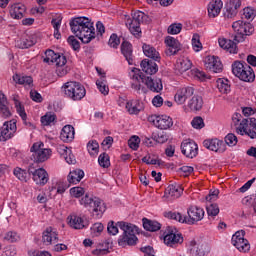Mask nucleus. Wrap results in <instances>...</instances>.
Here are the masks:
<instances>
[{
  "label": "nucleus",
  "mask_w": 256,
  "mask_h": 256,
  "mask_svg": "<svg viewBox=\"0 0 256 256\" xmlns=\"http://www.w3.org/2000/svg\"><path fill=\"white\" fill-rule=\"evenodd\" d=\"M119 229L123 231V234L118 239V245L120 247L137 245V233L139 231L137 226L123 221L117 222L116 225L113 221L108 223L107 231L109 235H117Z\"/></svg>",
  "instance_id": "f257e3e1"
},
{
  "label": "nucleus",
  "mask_w": 256,
  "mask_h": 256,
  "mask_svg": "<svg viewBox=\"0 0 256 256\" xmlns=\"http://www.w3.org/2000/svg\"><path fill=\"white\" fill-rule=\"evenodd\" d=\"M71 31L82 41V43H91L97 36L93 22L87 17H76L70 21Z\"/></svg>",
  "instance_id": "f03ea898"
},
{
  "label": "nucleus",
  "mask_w": 256,
  "mask_h": 256,
  "mask_svg": "<svg viewBox=\"0 0 256 256\" xmlns=\"http://www.w3.org/2000/svg\"><path fill=\"white\" fill-rule=\"evenodd\" d=\"M143 83L146 85L143 86ZM131 88L141 95V93H147V89L152 91V93H161L163 91V82L159 78H152L150 76H145L143 73H135L132 75Z\"/></svg>",
  "instance_id": "7ed1b4c3"
},
{
  "label": "nucleus",
  "mask_w": 256,
  "mask_h": 256,
  "mask_svg": "<svg viewBox=\"0 0 256 256\" xmlns=\"http://www.w3.org/2000/svg\"><path fill=\"white\" fill-rule=\"evenodd\" d=\"M80 205L86 209H91L96 219H101L103 213L107 211L105 203L100 198L93 196V194L86 193L80 200Z\"/></svg>",
  "instance_id": "20e7f679"
},
{
  "label": "nucleus",
  "mask_w": 256,
  "mask_h": 256,
  "mask_svg": "<svg viewBox=\"0 0 256 256\" xmlns=\"http://www.w3.org/2000/svg\"><path fill=\"white\" fill-rule=\"evenodd\" d=\"M62 91L64 93V97L71 99V101H81V99L87 95L85 86L75 81L66 82L62 86Z\"/></svg>",
  "instance_id": "39448f33"
},
{
  "label": "nucleus",
  "mask_w": 256,
  "mask_h": 256,
  "mask_svg": "<svg viewBox=\"0 0 256 256\" xmlns=\"http://www.w3.org/2000/svg\"><path fill=\"white\" fill-rule=\"evenodd\" d=\"M232 73L235 77H238L240 81H245L246 83H253V81H255L253 68L245 62L235 61L232 64Z\"/></svg>",
  "instance_id": "423d86ee"
},
{
  "label": "nucleus",
  "mask_w": 256,
  "mask_h": 256,
  "mask_svg": "<svg viewBox=\"0 0 256 256\" xmlns=\"http://www.w3.org/2000/svg\"><path fill=\"white\" fill-rule=\"evenodd\" d=\"M232 29L235 31L234 41L235 43H243L245 37L252 35L255 28L251 23L243 22V20L235 21L232 24Z\"/></svg>",
  "instance_id": "0eeeda50"
},
{
  "label": "nucleus",
  "mask_w": 256,
  "mask_h": 256,
  "mask_svg": "<svg viewBox=\"0 0 256 256\" xmlns=\"http://www.w3.org/2000/svg\"><path fill=\"white\" fill-rule=\"evenodd\" d=\"M32 157L36 163H45L51 157V149L45 148L43 142H36L30 148Z\"/></svg>",
  "instance_id": "6e6552de"
},
{
  "label": "nucleus",
  "mask_w": 256,
  "mask_h": 256,
  "mask_svg": "<svg viewBox=\"0 0 256 256\" xmlns=\"http://www.w3.org/2000/svg\"><path fill=\"white\" fill-rule=\"evenodd\" d=\"M145 19H147V15L141 11H137L132 14V20L126 23L130 33L134 35V37H141V23H143Z\"/></svg>",
  "instance_id": "1a4fd4ad"
},
{
  "label": "nucleus",
  "mask_w": 256,
  "mask_h": 256,
  "mask_svg": "<svg viewBox=\"0 0 256 256\" xmlns=\"http://www.w3.org/2000/svg\"><path fill=\"white\" fill-rule=\"evenodd\" d=\"M164 243L167 247H177L183 243V235L177 233V229L168 226L164 232Z\"/></svg>",
  "instance_id": "9d476101"
},
{
  "label": "nucleus",
  "mask_w": 256,
  "mask_h": 256,
  "mask_svg": "<svg viewBox=\"0 0 256 256\" xmlns=\"http://www.w3.org/2000/svg\"><path fill=\"white\" fill-rule=\"evenodd\" d=\"M15 133H17V120L12 119L4 122L2 127H0V142L13 139V137H15Z\"/></svg>",
  "instance_id": "9b49d317"
},
{
  "label": "nucleus",
  "mask_w": 256,
  "mask_h": 256,
  "mask_svg": "<svg viewBox=\"0 0 256 256\" xmlns=\"http://www.w3.org/2000/svg\"><path fill=\"white\" fill-rule=\"evenodd\" d=\"M232 245L240 251V253H247L251 249L249 240L245 239V230L237 231L232 236Z\"/></svg>",
  "instance_id": "f8f14e48"
},
{
  "label": "nucleus",
  "mask_w": 256,
  "mask_h": 256,
  "mask_svg": "<svg viewBox=\"0 0 256 256\" xmlns=\"http://www.w3.org/2000/svg\"><path fill=\"white\" fill-rule=\"evenodd\" d=\"M148 121L161 130L173 127V119L167 115H151L148 117Z\"/></svg>",
  "instance_id": "ddd939ff"
},
{
  "label": "nucleus",
  "mask_w": 256,
  "mask_h": 256,
  "mask_svg": "<svg viewBox=\"0 0 256 256\" xmlns=\"http://www.w3.org/2000/svg\"><path fill=\"white\" fill-rule=\"evenodd\" d=\"M46 57L43 59L44 63H55L56 67H65L67 65V57L63 54L55 53L53 50L45 52Z\"/></svg>",
  "instance_id": "4468645a"
},
{
  "label": "nucleus",
  "mask_w": 256,
  "mask_h": 256,
  "mask_svg": "<svg viewBox=\"0 0 256 256\" xmlns=\"http://www.w3.org/2000/svg\"><path fill=\"white\" fill-rule=\"evenodd\" d=\"M189 253L192 256H205L211 251L209 245L205 242H197L195 240H191L189 242Z\"/></svg>",
  "instance_id": "2eb2a0df"
},
{
  "label": "nucleus",
  "mask_w": 256,
  "mask_h": 256,
  "mask_svg": "<svg viewBox=\"0 0 256 256\" xmlns=\"http://www.w3.org/2000/svg\"><path fill=\"white\" fill-rule=\"evenodd\" d=\"M195 93V88L192 86H185L177 90L174 101L177 103V105H185V102L187 99L193 97V94Z\"/></svg>",
  "instance_id": "dca6fc26"
},
{
  "label": "nucleus",
  "mask_w": 256,
  "mask_h": 256,
  "mask_svg": "<svg viewBox=\"0 0 256 256\" xmlns=\"http://www.w3.org/2000/svg\"><path fill=\"white\" fill-rule=\"evenodd\" d=\"M29 175H32L33 181L36 185H47L49 182V174L43 168H38L33 170V168L28 169Z\"/></svg>",
  "instance_id": "f3484780"
},
{
  "label": "nucleus",
  "mask_w": 256,
  "mask_h": 256,
  "mask_svg": "<svg viewBox=\"0 0 256 256\" xmlns=\"http://www.w3.org/2000/svg\"><path fill=\"white\" fill-rule=\"evenodd\" d=\"M203 145L209 151H215V153H225L227 151V145L223 140H219L217 138L204 140Z\"/></svg>",
  "instance_id": "a211bd4d"
},
{
  "label": "nucleus",
  "mask_w": 256,
  "mask_h": 256,
  "mask_svg": "<svg viewBox=\"0 0 256 256\" xmlns=\"http://www.w3.org/2000/svg\"><path fill=\"white\" fill-rule=\"evenodd\" d=\"M181 151L185 157H188V159H193V157H197L199 147L193 140H184L181 144Z\"/></svg>",
  "instance_id": "6ab92c4d"
},
{
  "label": "nucleus",
  "mask_w": 256,
  "mask_h": 256,
  "mask_svg": "<svg viewBox=\"0 0 256 256\" xmlns=\"http://www.w3.org/2000/svg\"><path fill=\"white\" fill-rule=\"evenodd\" d=\"M205 67L210 73H223V63L217 56H208L205 60Z\"/></svg>",
  "instance_id": "aec40b11"
},
{
  "label": "nucleus",
  "mask_w": 256,
  "mask_h": 256,
  "mask_svg": "<svg viewBox=\"0 0 256 256\" xmlns=\"http://www.w3.org/2000/svg\"><path fill=\"white\" fill-rule=\"evenodd\" d=\"M59 241V233L53 227L46 228L42 233V243L44 245H55Z\"/></svg>",
  "instance_id": "412c9836"
},
{
  "label": "nucleus",
  "mask_w": 256,
  "mask_h": 256,
  "mask_svg": "<svg viewBox=\"0 0 256 256\" xmlns=\"http://www.w3.org/2000/svg\"><path fill=\"white\" fill-rule=\"evenodd\" d=\"M190 223H198L205 217V210L197 206H190L187 210Z\"/></svg>",
  "instance_id": "4be33fe9"
},
{
  "label": "nucleus",
  "mask_w": 256,
  "mask_h": 256,
  "mask_svg": "<svg viewBox=\"0 0 256 256\" xmlns=\"http://www.w3.org/2000/svg\"><path fill=\"white\" fill-rule=\"evenodd\" d=\"M57 152L59 153L60 157L68 163V165H75V155L71 151V148H68L65 145H60L57 147Z\"/></svg>",
  "instance_id": "5701e85b"
},
{
  "label": "nucleus",
  "mask_w": 256,
  "mask_h": 256,
  "mask_svg": "<svg viewBox=\"0 0 256 256\" xmlns=\"http://www.w3.org/2000/svg\"><path fill=\"white\" fill-rule=\"evenodd\" d=\"M126 111L129 115H139L143 111V102L139 99H131L126 102Z\"/></svg>",
  "instance_id": "b1692460"
},
{
  "label": "nucleus",
  "mask_w": 256,
  "mask_h": 256,
  "mask_svg": "<svg viewBox=\"0 0 256 256\" xmlns=\"http://www.w3.org/2000/svg\"><path fill=\"white\" fill-rule=\"evenodd\" d=\"M241 7V0H230L226 4V12H224V17L227 19H233L237 15V9Z\"/></svg>",
  "instance_id": "393cba45"
},
{
  "label": "nucleus",
  "mask_w": 256,
  "mask_h": 256,
  "mask_svg": "<svg viewBox=\"0 0 256 256\" xmlns=\"http://www.w3.org/2000/svg\"><path fill=\"white\" fill-rule=\"evenodd\" d=\"M221 9H223V1L221 0H212L208 4V16L212 19L215 17H219V13H221Z\"/></svg>",
  "instance_id": "a878e982"
},
{
  "label": "nucleus",
  "mask_w": 256,
  "mask_h": 256,
  "mask_svg": "<svg viewBox=\"0 0 256 256\" xmlns=\"http://www.w3.org/2000/svg\"><path fill=\"white\" fill-rule=\"evenodd\" d=\"M183 193V188L179 184H171L165 190L164 197L167 199H179Z\"/></svg>",
  "instance_id": "bb28decb"
},
{
  "label": "nucleus",
  "mask_w": 256,
  "mask_h": 256,
  "mask_svg": "<svg viewBox=\"0 0 256 256\" xmlns=\"http://www.w3.org/2000/svg\"><path fill=\"white\" fill-rule=\"evenodd\" d=\"M140 67L146 75H155L159 71V67L157 66V63L153 60H142Z\"/></svg>",
  "instance_id": "cd10ccee"
},
{
  "label": "nucleus",
  "mask_w": 256,
  "mask_h": 256,
  "mask_svg": "<svg viewBox=\"0 0 256 256\" xmlns=\"http://www.w3.org/2000/svg\"><path fill=\"white\" fill-rule=\"evenodd\" d=\"M165 43L168 47V55H177V53L181 51V43H179V40L171 36H167Z\"/></svg>",
  "instance_id": "c85d7f7f"
},
{
  "label": "nucleus",
  "mask_w": 256,
  "mask_h": 256,
  "mask_svg": "<svg viewBox=\"0 0 256 256\" xmlns=\"http://www.w3.org/2000/svg\"><path fill=\"white\" fill-rule=\"evenodd\" d=\"M60 139L64 143H71L75 139V128L72 125H66L62 128Z\"/></svg>",
  "instance_id": "c756f323"
},
{
  "label": "nucleus",
  "mask_w": 256,
  "mask_h": 256,
  "mask_svg": "<svg viewBox=\"0 0 256 256\" xmlns=\"http://www.w3.org/2000/svg\"><path fill=\"white\" fill-rule=\"evenodd\" d=\"M121 53L125 57L129 65H133V45L128 41H123L121 44Z\"/></svg>",
  "instance_id": "7c9ffc66"
},
{
  "label": "nucleus",
  "mask_w": 256,
  "mask_h": 256,
  "mask_svg": "<svg viewBox=\"0 0 256 256\" xmlns=\"http://www.w3.org/2000/svg\"><path fill=\"white\" fill-rule=\"evenodd\" d=\"M218 43L221 49H225L226 51L233 53L234 55L237 54V43H235L233 40L220 38L218 40Z\"/></svg>",
  "instance_id": "2f4dec72"
},
{
  "label": "nucleus",
  "mask_w": 256,
  "mask_h": 256,
  "mask_svg": "<svg viewBox=\"0 0 256 256\" xmlns=\"http://www.w3.org/2000/svg\"><path fill=\"white\" fill-rule=\"evenodd\" d=\"M25 11V5L18 3L10 7L9 13L12 19H23V14Z\"/></svg>",
  "instance_id": "473e14b6"
},
{
  "label": "nucleus",
  "mask_w": 256,
  "mask_h": 256,
  "mask_svg": "<svg viewBox=\"0 0 256 256\" xmlns=\"http://www.w3.org/2000/svg\"><path fill=\"white\" fill-rule=\"evenodd\" d=\"M191 67H193V63L187 57H180L177 59L176 70L179 71V73H185L186 71H189Z\"/></svg>",
  "instance_id": "72a5a7b5"
},
{
  "label": "nucleus",
  "mask_w": 256,
  "mask_h": 256,
  "mask_svg": "<svg viewBox=\"0 0 256 256\" xmlns=\"http://www.w3.org/2000/svg\"><path fill=\"white\" fill-rule=\"evenodd\" d=\"M69 225L72 229H85V227H87L85 220L76 214L70 215Z\"/></svg>",
  "instance_id": "f704fd0d"
},
{
  "label": "nucleus",
  "mask_w": 256,
  "mask_h": 256,
  "mask_svg": "<svg viewBox=\"0 0 256 256\" xmlns=\"http://www.w3.org/2000/svg\"><path fill=\"white\" fill-rule=\"evenodd\" d=\"M83 177H85V172L81 169H76V170L70 171L67 179L70 184L77 185V183L81 182V179H83Z\"/></svg>",
  "instance_id": "c9c22d12"
},
{
  "label": "nucleus",
  "mask_w": 256,
  "mask_h": 256,
  "mask_svg": "<svg viewBox=\"0 0 256 256\" xmlns=\"http://www.w3.org/2000/svg\"><path fill=\"white\" fill-rule=\"evenodd\" d=\"M143 53L146 57H149L150 59H153V61H159L161 59V56L157 49L155 47L149 45V44H144L142 46Z\"/></svg>",
  "instance_id": "e433bc0d"
},
{
  "label": "nucleus",
  "mask_w": 256,
  "mask_h": 256,
  "mask_svg": "<svg viewBox=\"0 0 256 256\" xmlns=\"http://www.w3.org/2000/svg\"><path fill=\"white\" fill-rule=\"evenodd\" d=\"M142 222H143V227L145 231H150L151 233H155V231L161 230V223H159L156 220L143 218Z\"/></svg>",
  "instance_id": "4c0bfd02"
},
{
  "label": "nucleus",
  "mask_w": 256,
  "mask_h": 256,
  "mask_svg": "<svg viewBox=\"0 0 256 256\" xmlns=\"http://www.w3.org/2000/svg\"><path fill=\"white\" fill-rule=\"evenodd\" d=\"M188 107L190 108V111H201V109H203V97L199 95L193 96L188 101Z\"/></svg>",
  "instance_id": "58836bf2"
},
{
  "label": "nucleus",
  "mask_w": 256,
  "mask_h": 256,
  "mask_svg": "<svg viewBox=\"0 0 256 256\" xmlns=\"http://www.w3.org/2000/svg\"><path fill=\"white\" fill-rule=\"evenodd\" d=\"M13 81L18 85H24V87H33V77L21 76L20 74H14Z\"/></svg>",
  "instance_id": "ea45409f"
},
{
  "label": "nucleus",
  "mask_w": 256,
  "mask_h": 256,
  "mask_svg": "<svg viewBox=\"0 0 256 256\" xmlns=\"http://www.w3.org/2000/svg\"><path fill=\"white\" fill-rule=\"evenodd\" d=\"M217 89L224 95L227 93H231V85L229 84V80L226 78H218L217 81Z\"/></svg>",
  "instance_id": "a19ab883"
},
{
  "label": "nucleus",
  "mask_w": 256,
  "mask_h": 256,
  "mask_svg": "<svg viewBox=\"0 0 256 256\" xmlns=\"http://www.w3.org/2000/svg\"><path fill=\"white\" fill-rule=\"evenodd\" d=\"M16 112L18 113V115H20L24 125L26 127H31L33 128V124L31 122H27V113L25 112V106H23V104H21V102H16Z\"/></svg>",
  "instance_id": "79ce46f5"
},
{
  "label": "nucleus",
  "mask_w": 256,
  "mask_h": 256,
  "mask_svg": "<svg viewBox=\"0 0 256 256\" xmlns=\"http://www.w3.org/2000/svg\"><path fill=\"white\" fill-rule=\"evenodd\" d=\"M97 89L102 93V95H109V86L107 85V78L105 75H102L96 81Z\"/></svg>",
  "instance_id": "37998d69"
},
{
  "label": "nucleus",
  "mask_w": 256,
  "mask_h": 256,
  "mask_svg": "<svg viewBox=\"0 0 256 256\" xmlns=\"http://www.w3.org/2000/svg\"><path fill=\"white\" fill-rule=\"evenodd\" d=\"M164 217H166V219H172L173 221H178V223H187V216H183L179 212H172V211L165 212Z\"/></svg>",
  "instance_id": "c03bdc74"
},
{
  "label": "nucleus",
  "mask_w": 256,
  "mask_h": 256,
  "mask_svg": "<svg viewBox=\"0 0 256 256\" xmlns=\"http://www.w3.org/2000/svg\"><path fill=\"white\" fill-rule=\"evenodd\" d=\"M87 151L91 157H97L99 155V142L97 140H90L87 143Z\"/></svg>",
  "instance_id": "a18cd8bd"
},
{
  "label": "nucleus",
  "mask_w": 256,
  "mask_h": 256,
  "mask_svg": "<svg viewBox=\"0 0 256 256\" xmlns=\"http://www.w3.org/2000/svg\"><path fill=\"white\" fill-rule=\"evenodd\" d=\"M102 245H105V248H101L98 246L95 250H93V255L101 256V255H107L109 253V249L111 247V242L109 240H106L102 242Z\"/></svg>",
  "instance_id": "49530a36"
},
{
  "label": "nucleus",
  "mask_w": 256,
  "mask_h": 256,
  "mask_svg": "<svg viewBox=\"0 0 256 256\" xmlns=\"http://www.w3.org/2000/svg\"><path fill=\"white\" fill-rule=\"evenodd\" d=\"M98 163L100 167H103L104 169H107L111 166V160L109 158V154L107 153H102L98 157Z\"/></svg>",
  "instance_id": "de8ad7c7"
},
{
  "label": "nucleus",
  "mask_w": 256,
  "mask_h": 256,
  "mask_svg": "<svg viewBox=\"0 0 256 256\" xmlns=\"http://www.w3.org/2000/svg\"><path fill=\"white\" fill-rule=\"evenodd\" d=\"M192 49L199 53L203 49V44L201 43V36L199 34H194L192 37Z\"/></svg>",
  "instance_id": "09e8293b"
},
{
  "label": "nucleus",
  "mask_w": 256,
  "mask_h": 256,
  "mask_svg": "<svg viewBox=\"0 0 256 256\" xmlns=\"http://www.w3.org/2000/svg\"><path fill=\"white\" fill-rule=\"evenodd\" d=\"M152 139L156 141V143H167L169 140V136L165 132H154L152 134Z\"/></svg>",
  "instance_id": "8fccbe9b"
},
{
  "label": "nucleus",
  "mask_w": 256,
  "mask_h": 256,
  "mask_svg": "<svg viewBox=\"0 0 256 256\" xmlns=\"http://www.w3.org/2000/svg\"><path fill=\"white\" fill-rule=\"evenodd\" d=\"M57 119V116L55 114L52 113H46V115L41 117V123L44 126H49L52 123H55V120Z\"/></svg>",
  "instance_id": "3c124183"
},
{
  "label": "nucleus",
  "mask_w": 256,
  "mask_h": 256,
  "mask_svg": "<svg viewBox=\"0 0 256 256\" xmlns=\"http://www.w3.org/2000/svg\"><path fill=\"white\" fill-rule=\"evenodd\" d=\"M17 47L19 49H29V47H33L35 45V42L31 39H20L16 42Z\"/></svg>",
  "instance_id": "603ef678"
},
{
  "label": "nucleus",
  "mask_w": 256,
  "mask_h": 256,
  "mask_svg": "<svg viewBox=\"0 0 256 256\" xmlns=\"http://www.w3.org/2000/svg\"><path fill=\"white\" fill-rule=\"evenodd\" d=\"M182 30L183 24L181 23H173L167 29L169 35H179V33H181Z\"/></svg>",
  "instance_id": "864d4df0"
},
{
  "label": "nucleus",
  "mask_w": 256,
  "mask_h": 256,
  "mask_svg": "<svg viewBox=\"0 0 256 256\" xmlns=\"http://www.w3.org/2000/svg\"><path fill=\"white\" fill-rule=\"evenodd\" d=\"M5 241H8L9 243H17V241H20L21 237L17 232L15 231H9L4 235Z\"/></svg>",
  "instance_id": "5fc2aeb1"
},
{
  "label": "nucleus",
  "mask_w": 256,
  "mask_h": 256,
  "mask_svg": "<svg viewBox=\"0 0 256 256\" xmlns=\"http://www.w3.org/2000/svg\"><path fill=\"white\" fill-rule=\"evenodd\" d=\"M243 15L244 19H247L248 21H253L256 17V10L253 7H246L243 9Z\"/></svg>",
  "instance_id": "6e6d98bb"
},
{
  "label": "nucleus",
  "mask_w": 256,
  "mask_h": 256,
  "mask_svg": "<svg viewBox=\"0 0 256 256\" xmlns=\"http://www.w3.org/2000/svg\"><path fill=\"white\" fill-rule=\"evenodd\" d=\"M208 217H217L219 215V205L208 204L206 207Z\"/></svg>",
  "instance_id": "4d7b16f0"
},
{
  "label": "nucleus",
  "mask_w": 256,
  "mask_h": 256,
  "mask_svg": "<svg viewBox=\"0 0 256 256\" xmlns=\"http://www.w3.org/2000/svg\"><path fill=\"white\" fill-rule=\"evenodd\" d=\"M225 143L228 145V147H235V145L238 143L237 136L233 133L227 134L225 136Z\"/></svg>",
  "instance_id": "13d9d810"
},
{
  "label": "nucleus",
  "mask_w": 256,
  "mask_h": 256,
  "mask_svg": "<svg viewBox=\"0 0 256 256\" xmlns=\"http://www.w3.org/2000/svg\"><path fill=\"white\" fill-rule=\"evenodd\" d=\"M0 114L4 119L11 117V109H9V102L0 104Z\"/></svg>",
  "instance_id": "bf43d9fd"
},
{
  "label": "nucleus",
  "mask_w": 256,
  "mask_h": 256,
  "mask_svg": "<svg viewBox=\"0 0 256 256\" xmlns=\"http://www.w3.org/2000/svg\"><path fill=\"white\" fill-rule=\"evenodd\" d=\"M141 143V139L138 136H132L128 140V145L130 149H133V151H137L139 149V144Z\"/></svg>",
  "instance_id": "052dcab7"
},
{
  "label": "nucleus",
  "mask_w": 256,
  "mask_h": 256,
  "mask_svg": "<svg viewBox=\"0 0 256 256\" xmlns=\"http://www.w3.org/2000/svg\"><path fill=\"white\" fill-rule=\"evenodd\" d=\"M70 194L72 197L79 199V197H83L85 195V188L79 186L73 187L70 189Z\"/></svg>",
  "instance_id": "680f3d73"
},
{
  "label": "nucleus",
  "mask_w": 256,
  "mask_h": 256,
  "mask_svg": "<svg viewBox=\"0 0 256 256\" xmlns=\"http://www.w3.org/2000/svg\"><path fill=\"white\" fill-rule=\"evenodd\" d=\"M15 177L19 179L20 181H27V171L24 169H21L19 167L15 168L13 171Z\"/></svg>",
  "instance_id": "e2e57ef3"
},
{
  "label": "nucleus",
  "mask_w": 256,
  "mask_h": 256,
  "mask_svg": "<svg viewBox=\"0 0 256 256\" xmlns=\"http://www.w3.org/2000/svg\"><path fill=\"white\" fill-rule=\"evenodd\" d=\"M191 125L194 129H203L205 127V122L201 116L193 118Z\"/></svg>",
  "instance_id": "0e129e2a"
},
{
  "label": "nucleus",
  "mask_w": 256,
  "mask_h": 256,
  "mask_svg": "<svg viewBox=\"0 0 256 256\" xmlns=\"http://www.w3.org/2000/svg\"><path fill=\"white\" fill-rule=\"evenodd\" d=\"M67 41L74 51H79V49H81V44L79 43V40L75 39V36L68 37Z\"/></svg>",
  "instance_id": "69168bd1"
},
{
  "label": "nucleus",
  "mask_w": 256,
  "mask_h": 256,
  "mask_svg": "<svg viewBox=\"0 0 256 256\" xmlns=\"http://www.w3.org/2000/svg\"><path fill=\"white\" fill-rule=\"evenodd\" d=\"M120 43H121V40L119 39V36H117V34H112L110 36L108 45H110L114 49H117V47H119Z\"/></svg>",
  "instance_id": "338daca9"
},
{
  "label": "nucleus",
  "mask_w": 256,
  "mask_h": 256,
  "mask_svg": "<svg viewBox=\"0 0 256 256\" xmlns=\"http://www.w3.org/2000/svg\"><path fill=\"white\" fill-rule=\"evenodd\" d=\"M195 171V168H193V166H182L181 168H179V173H181V175H183L184 177H189V175H191V173H193Z\"/></svg>",
  "instance_id": "774afa93"
}]
</instances>
